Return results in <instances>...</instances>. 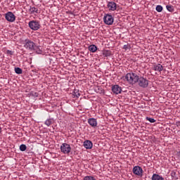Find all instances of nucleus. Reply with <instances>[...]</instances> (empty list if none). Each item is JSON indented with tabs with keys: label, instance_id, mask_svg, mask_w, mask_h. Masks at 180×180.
Masks as SVG:
<instances>
[{
	"label": "nucleus",
	"instance_id": "nucleus-25",
	"mask_svg": "<svg viewBox=\"0 0 180 180\" xmlns=\"http://www.w3.org/2000/svg\"><path fill=\"white\" fill-rule=\"evenodd\" d=\"M34 50L36 51L37 54H41L43 53V51H41V49H40V48L36 46V45H35V49H34Z\"/></svg>",
	"mask_w": 180,
	"mask_h": 180
},
{
	"label": "nucleus",
	"instance_id": "nucleus-2",
	"mask_svg": "<svg viewBox=\"0 0 180 180\" xmlns=\"http://www.w3.org/2000/svg\"><path fill=\"white\" fill-rule=\"evenodd\" d=\"M148 79L144 77H139L136 83L141 88H147L148 86Z\"/></svg>",
	"mask_w": 180,
	"mask_h": 180
},
{
	"label": "nucleus",
	"instance_id": "nucleus-27",
	"mask_svg": "<svg viewBox=\"0 0 180 180\" xmlns=\"http://www.w3.org/2000/svg\"><path fill=\"white\" fill-rule=\"evenodd\" d=\"M146 120H148L150 123H155V120H154V118L146 117Z\"/></svg>",
	"mask_w": 180,
	"mask_h": 180
},
{
	"label": "nucleus",
	"instance_id": "nucleus-9",
	"mask_svg": "<svg viewBox=\"0 0 180 180\" xmlns=\"http://www.w3.org/2000/svg\"><path fill=\"white\" fill-rule=\"evenodd\" d=\"M107 8L109 11H115L117 9V4L115 1H109L107 4Z\"/></svg>",
	"mask_w": 180,
	"mask_h": 180
},
{
	"label": "nucleus",
	"instance_id": "nucleus-22",
	"mask_svg": "<svg viewBox=\"0 0 180 180\" xmlns=\"http://www.w3.org/2000/svg\"><path fill=\"white\" fill-rule=\"evenodd\" d=\"M79 96H81V94H79V92L74 91V93H73V98H79Z\"/></svg>",
	"mask_w": 180,
	"mask_h": 180
},
{
	"label": "nucleus",
	"instance_id": "nucleus-26",
	"mask_svg": "<svg viewBox=\"0 0 180 180\" xmlns=\"http://www.w3.org/2000/svg\"><path fill=\"white\" fill-rule=\"evenodd\" d=\"M157 12H162V6L161 5H158L156 6Z\"/></svg>",
	"mask_w": 180,
	"mask_h": 180
},
{
	"label": "nucleus",
	"instance_id": "nucleus-11",
	"mask_svg": "<svg viewBox=\"0 0 180 180\" xmlns=\"http://www.w3.org/2000/svg\"><path fill=\"white\" fill-rule=\"evenodd\" d=\"M88 123L91 127H98V120L95 118H89L88 120Z\"/></svg>",
	"mask_w": 180,
	"mask_h": 180
},
{
	"label": "nucleus",
	"instance_id": "nucleus-23",
	"mask_svg": "<svg viewBox=\"0 0 180 180\" xmlns=\"http://www.w3.org/2000/svg\"><path fill=\"white\" fill-rule=\"evenodd\" d=\"M84 180H96V179L92 176H84Z\"/></svg>",
	"mask_w": 180,
	"mask_h": 180
},
{
	"label": "nucleus",
	"instance_id": "nucleus-17",
	"mask_svg": "<svg viewBox=\"0 0 180 180\" xmlns=\"http://www.w3.org/2000/svg\"><path fill=\"white\" fill-rule=\"evenodd\" d=\"M89 50L91 51V53H95V51L98 50V47H96L95 45H90L89 46Z\"/></svg>",
	"mask_w": 180,
	"mask_h": 180
},
{
	"label": "nucleus",
	"instance_id": "nucleus-20",
	"mask_svg": "<svg viewBox=\"0 0 180 180\" xmlns=\"http://www.w3.org/2000/svg\"><path fill=\"white\" fill-rule=\"evenodd\" d=\"M15 74H22L23 70L20 68H15Z\"/></svg>",
	"mask_w": 180,
	"mask_h": 180
},
{
	"label": "nucleus",
	"instance_id": "nucleus-28",
	"mask_svg": "<svg viewBox=\"0 0 180 180\" xmlns=\"http://www.w3.org/2000/svg\"><path fill=\"white\" fill-rule=\"evenodd\" d=\"M7 54H10V56H12L13 54V52L12 51H7Z\"/></svg>",
	"mask_w": 180,
	"mask_h": 180
},
{
	"label": "nucleus",
	"instance_id": "nucleus-31",
	"mask_svg": "<svg viewBox=\"0 0 180 180\" xmlns=\"http://www.w3.org/2000/svg\"><path fill=\"white\" fill-rule=\"evenodd\" d=\"M35 96H37V93H35Z\"/></svg>",
	"mask_w": 180,
	"mask_h": 180
},
{
	"label": "nucleus",
	"instance_id": "nucleus-13",
	"mask_svg": "<svg viewBox=\"0 0 180 180\" xmlns=\"http://www.w3.org/2000/svg\"><path fill=\"white\" fill-rule=\"evenodd\" d=\"M153 70L154 71H157L158 72H161L162 70H164V67L162 65L158 63L153 65Z\"/></svg>",
	"mask_w": 180,
	"mask_h": 180
},
{
	"label": "nucleus",
	"instance_id": "nucleus-30",
	"mask_svg": "<svg viewBox=\"0 0 180 180\" xmlns=\"http://www.w3.org/2000/svg\"><path fill=\"white\" fill-rule=\"evenodd\" d=\"M176 155H178V157L180 158V151L177 152V153H176Z\"/></svg>",
	"mask_w": 180,
	"mask_h": 180
},
{
	"label": "nucleus",
	"instance_id": "nucleus-16",
	"mask_svg": "<svg viewBox=\"0 0 180 180\" xmlns=\"http://www.w3.org/2000/svg\"><path fill=\"white\" fill-rule=\"evenodd\" d=\"M44 124H46V126H47L48 127H50V126L53 124V118L47 119L45 121Z\"/></svg>",
	"mask_w": 180,
	"mask_h": 180
},
{
	"label": "nucleus",
	"instance_id": "nucleus-15",
	"mask_svg": "<svg viewBox=\"0 0 180 180\" xmlns=\"http://www.w3.org/2000/svg\"><path fill=\"white\" fill-rule=\"evenodd\" d=\"M30 13L33 15V13H39V9L36 7H30Z\"/></svg>",
	"mask_w": 180,
	"mask_h": 180
},
{
	"label": "nucleus",
	"instance_id": "nucleus-19",
	"mask_svg": "<svg viewBox=\"0 0 180 180\" xmlns=\"http://www.w3.org/2000/svg\"><path fill=\"white\" fill-rule=\"evenodd\" d=\"M166 9H167V11L171 13L174 12V11H175V8H174V6H172V5L166 6Z\"/></svg>",
	"mask_w": 180,
	"mask_h": 180
},
{
	"label": "nucleus",
	"instance_id": "nucleus-4",
	"mask_svg": "<svg viewBox=\"0 0 180 180\" xmlns=\"http://www.w3.org/2000/svg\"><path fill=\"white\" fill-rule=\"evenodd\" d=\"M103 22L105 25L111 26V25H113V22H115V19L113 18V16H112V15L107 13L105 14L103 17Z\"/></svg>",
	"mask_w": 180,
	"mask_h": 180
},
{
	"label": "nucleus",
	"instance_id": "nucleus-10",
	"mask_svg": "<svg viewBox=\"0 0 180 180\" xmlns=\"http://www.w3.org/2000/svg\"><path fill=\"white\" fill-rule=\"evenodd\" d=\"M112 91L113 94H115V95H119V94H121L122 92V87L117 84H115L112 86Z\"/></svg>",
	"mask_w": 180,
	"mask_h": 180
},
{
	"label": "nucleus",
	"instance_id": "nucleus-8",
	"mask_svg": "<svg viewBox=\"0 0 180 180\" xmlns=\"http://www.w3.org/2000/svg\"><path fill=\"white\" fill-rule=\"evenodd\" d=\"M133 174L138 176H143V168L140 166H134L132 169Z\"/></svg>",
	"mask_w": 180,
	"mask_h": 180
},
{
	"label": "nucleus",
	"instance_id": "nucleus-3",
	"mask_svg": "<svg viewBox=\"0 0 180 180\" xmlns=\"http://www.w3.org/2000/svg\"><path fill=\"white\" fill-rule=\"evenodd\" d=\"M24 47L27 50H36V44L32 40L27 39L25 40Z\"/></svg>",
	"mask_w": 180,
	"mask_h": 180
},
{
	"label": "nucleus",
	"instance_id": "nucleus-18",
	"mask_svg": "<svg viewBox=\"0 0 180 180\" xmlns=\"http://www.w3.org/2000/svg\"><path fill=\"white\" fill-rule=\"evenodd\" d=\"M103 56L104 57H110V56H112V51L105 50V51H103Z\"/></svg>",
	"mask_w": 180,
	"mask_h": 180
},
{
	"label": "nucleus",
	"instance_id": "nucleus-14",
	"mask_svg": "<svg viewBox=\"0 0 180 180\" xmlns=\"http://www.w3.org/2000/svg\"><path fill=\"white\" fill-rule=\"evenodd\" d=\"M152 180H164V178L157 174H153L152 176Z\"/></svg>",
	"mask_w": 180,
	"mask_h": 180
},
{
	"label": "nucleus",
	"instance_id": "nucleus-5",
	"mask_svg": "<svg viewBox=\"0 0 180 180\" xmlns=\"http://www.w3.org/2000/svg\"><path fill=\"white\" fill-rule=\"evenodd\" d=\"M28 26L31 30H39L40 29V22L37 20H31L29 22Z\"/></svg>",
	"mask_w": 180,
	"mask_h": 180
},
{
	"label": "nucleus",
	"instance_id": "nucleus-6",
	"mask_svg": "<svg viewBox=\"0 0 180 180\" xmlns=\"http://www.w3.org/2000/svg\"><path fill=\"white\" fill-rule=\"evenodd\" d=\"M60 151L63 154H70L71 153V146L67 143H63L60 146Z\"/></svg>",
	"mask_w": 180,
	"mask_h": 180
},
{
	"label": "nucleus",
	"instance_id": "nucleus-12",
	"mask_svg": "<svg viewBox=\"0 0 180 180\" xmlns=\"http://www.w3.org/2000/svg\"><path fill=\"white\" fill-rule=\"evenodd\" d=\"M83 146L86 150H91L94 147V143H92V141L86 140L84 141Z\"/></svg>",
	"mask_w": 180,
	"mask_h": 180
},
{
	"label": "nucleus",
	"instance_id": "nucleus-21",
	"mask_svg": "<svg viewBox=\"0 0 180 180\" xmlns=\"http://www.w3.org/2000/svg\"><path fill=\"white\" fill-rule=\"evenodd\" d=\"M122 49L125 50V51H127V50L130 51V49H131V46H130V44H127V45H124Z\"/></svg>",
	"mask_w": 180,
	"mask_h": 180
},
{
	"label": "nucleus",
	"instance_id": "nucleus-7",
	"mask_svg": "<svg viewBox=\"0 0 180 180\" xmlns=\"http://www.w3.org/2000/svg\"><path fill=\"white\" fill-rule=\"evenodd\" d=\"M5 18H6V20L11 22H15V20H16V16H15V14H13V13L11 11H8L5 14Z\"/></svg>",
	"mask_w": 180,
	"mask_h": 180
},
{
	"label": "nucleus",
	"instance_id": "nucleus-24",
	"mask_svg": "<svg viewBox=\"0 0 180 180\" xmlns=\"http://www.w3.org/2000/svg\"><path fill=\"white\" fill-rule=\"evenodd\" d=\"M26 148H27V147L25 144H22L20 146V151H26Z\"/></svg>",
	"mask_w": 180,
	"mask_h": 180
},
{
	"label": "nucleus",
	"instance_id": "nucleus-29",
	"mask_svg": "<svg viewBox=\"0 0 180 180\" xmlns=\"http://www.w3.org/2000/svg\"><path fill=\"white\" fill-rule=\"evenodd\" d=\"M171 175H172V176H175V172H172V173H171Z\"/></svg>",
	"mask_w": 180,
	"mask_h": 180
},
{
	"label": "nucleus",
	"instance_id": "nucleus-1",
	"mask_svg": "<svg viewBox=\"0 0 180 180\" xmlns=\"http://www.w3.org/2000/svg\"><path fill=\"white\" fill-rule=\"evenodd\" d=\"M125 79L127 81L128 84L134 85V84H137V81H139V75L134 72H129L125 75Z\"/></svg>",
	"mask_w": 180,
	"mask_h": 180
}]
</instances>
